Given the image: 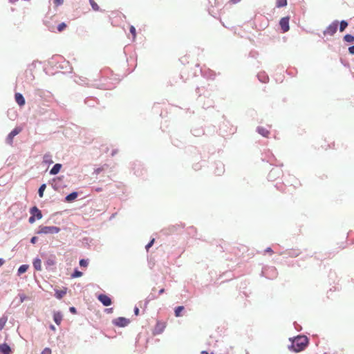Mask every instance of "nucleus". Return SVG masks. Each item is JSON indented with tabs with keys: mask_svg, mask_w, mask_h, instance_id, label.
Masks as SVG:
<instances>
[{
	"mask_svg": "<svg viewBox=\"0 0 354 354\" xmlns=\"http://www.w3.org/2000/svg\"><path fill=\"white\" fill-rule=\"evenodd\" d=\"M337 20H334L329 24L326 28L323 31L324 35L333 36L337 31Z\"/></svg>",
	"mask_w": 354,
	"mask_h": 354,
	"instance_id": "obj_10",
	"label": "nucleus"
},
{
	"mask_svg": "<svg viewBox=\"0 0 354 354\" xmlns=\"http://www.w3.org/2000/svg\"><path fill=\"white\" fill-rule=\"evenodd\" d=\"M67 290L68 288L66 287H63L62 290L54 288L55 297L59 300L62 299L66 295Z\"/></svg>",
	"mask_w": 354,
	"mask_h": 354,
	"instance_id": "obj_24",
	"label": "nucleus"
},
{
	"mask_svg": "<svg viewBox=\"0 0 354 354\" xmlns=\"http://www.w3.org/2000/svg\"><path fill=\"white\" fill-rule=\"evenodd\" d=\"M15 100L20 107L24 106L26 104L25 97L21 93L16 92L15 93Z\"/></svg>",
	"mask_w": 354,
	"mask_h": 354,
	"instance_id": "obj_23",
	"label": "nucleus"
},
{
	"mask_svg": "<svg viewBox=\"0 0 354 354\" xmlns=\"http://www.w3.org/2000/svg\"><path fill=\"white\" fill-rule=\"evenodd\" d=\"M96 298L105 307L110 306L113 304L112 297L108 294H96Z\"/></svg>",
	"mask_w": 354,
	"mask_h": 354,
	"instance_id": "obj_7",
	"label": "nucleus"
},
{
	"mask_svg": "<svg viewBox=\"0 0 354 354\" xmlns=\"http://www.w3.org/2000/svg\"><path fill=\"white\" fill-rule=\"evenodd\" d=\"M46 26L48 28V30L50 32H55V26L53 25H48L47 23H45Z\"/></svg>",
	"mask_w": 354,
	"mask_h": 354,
	"instance_id": "obj_63",
	"label": "nucleus"
},
{
	"mask_svg": "<svg viewBox=\"0 0 354 354\" xmlns=\"http://www.w3.org/2000/svg\"><path fill=\"white\" fill-rule=\"evenodd\" d=\"M343 41L346 43H354V35L347 33L343 36Z\"/></svg>",
	"mask_w": 354,
	"mask_h": 354,
	"instance_id": "obj_39",
	"label": "nucleus"
},
{
	"mask_svg": "<svg viewBox=\"0 0 354 354\" xmlns=\"http://www.w3.org/2000/svg\"><path fill=\"white\" fill-rule=\"evenodd\" d=\"M88 259H80L79 261V265L81 268H86L88 266Z\"/></svg>",
	"mask_w": 354,
	"mask_h": 354,
	"instance_id": "obj_45",
	"label": "nucleus"
},
{
	"mask_svg": "<svg viewBox=\"0 0 354 354\" xmlns=\"http://www.w3.org/2000/svg\"><path fill=\"white\" fill-rule=\"evenodd\" d=\"M79 196V192L76 191H73L72 192L68 194L62 200L64 203H71L74 202L77 197Z\"/></svg>",
	"mask_w": 354,
	"mask_h": 354,
	"instance_id": "obj_18",
	"label": "nucleus"
},
{
	"mask_svg": "<svg viewBox=\"0 0 354 354\" xmlns=\"http://www.w3.org/2000/svg\"><path fill=\"white\" fill-rule=\"evenodd\" d=\"M46 188V183H42L38 188V190H37V194H38V196L40 197V198H42L44 196V191Z\"/></svg>",
	"mask_w": 354,
	"mask_h": 354,
	"instance_id": "obj_42",
	"label": "nucleus"
},
{
	"mask_svg": "<svg viewBox=\"0 0 354 354\" xmlns=\"http://www.w3.org/2000/svg\"><path fill=\"white\" fill-rule=\"evenodd\" d=\"M19 298V300L16 303V306H19L21 304H22L24 301L28 299V297H27L25 294L24 293H19L18 294L17 297L15 298V299L13 300V301L12 302V304L15 303L17 299Z\"/></svg>",
	"mask_w": 354,
	"mask_h": 354,
	"instance_id": "obj_25",
	"label": "nucleus"
},
{
	"mask_svg": "<svg viewBox=\"0 0 354 354\" xmlns=\"http://www.w3.org/2000/svg\"><path fill=\"white\" fill-rule=\"evenodd\" d=\"M214 174L216 176H221L225 172V165L223 162L221 161H218L215 162V169H214Z\"/></svg>",
	"mask_w": 354,
	"mask_h": 354,
	"instance_id": "obj_21",
	"label": "nucleus"
},
{
	"mask_svg": "<svg viewBox=\"0 0 354 354\" xmlns=\"http://www.w3.org/2000/svg\"><path fill=\"white\" fill-rule=\"evenodd\" d=\"M56 263V257L55 255H50L44 261V266L48 270H53L52 266Z\"/></svg>",
	"mask_w": 354,
	"mask_h": 354,
	"instance_id": "obj_19",
	"label": "nucleus"
},
{
	"mask_svg": "<svg viewBox=\"0 0 354 354\" xmlns=\"http://www.w3.org/2000/svg\"><path fill=\"white\" fill-rule=\"evenodd\" d=\"M62 56L59 55H55L48 60V65L57 70V66L59 64V62L62 59Z\"/></svg>",
	"mask_w": 354,
	"mask_h": 354,
	"instance_id": "obj_15",
	"label": "nucleus"
},
{
	"mask_svg": "<svg viewBox=\"0 0 354 354\" xmlns=\"http://www.w3.org/2000/svg\"><path fill=\"white\" fill-rule=\"evenodd\" d=\"M29 268V265L28 264H22L17 269V276H21L22 274L27 272Z\"/></svg>",
	"mask_w": 354,
	"mask_h": 354,
	"instance_id": "obj_35",
	"label": "nucleus"
},
{
	"mask_svg": "<svg viewBox=\"0 0 354 354\" xmlns=\"http://www.w3.org/2000/svg\"><path fill=\"white\" fill-rule=\"evenodd\" d=\"M257 77L259 82L261 83H268L269 81V77L265 71H261L257 75Z\"/></svg>",
	"mask_w": 354,
	"mask_h": 354,
	"instance_id": "obj_26",
	"label": "nucleus"
},
{
	"mask_svg": "<svg viewBox=\"0 0 354 354\" xmlns=\"http://www.w3.org/2000/svg\"><path fill=\"white\" fill-rule=\"evenodd\" d=\"M290 344L288 348L292 353H300L305 351L310 344V339L304 334H299L289 338Z\"/></svg>",
	"mask_w": 354,
	"mask_h": 354,
	"instance_id": "obj_2",
	"label": "nucleus"
},
{
	"mask_svg": "<svg viewBox=\"0 0 354 354\" xmlns=\"http://www.w3.org/2000/svg\"><path fill=\"white\" fill-rule=\"evenodd\" d=\"M36 68V62H32L28 66L27 69L26 70V76H28V73H30L31 80L34 79V75L32 74V71Z\"/></svg>",
	"mask_w": 354,
	"mask_h": 354,
	"instance_id": "obj_34",
	"label": "nucleus"
},
{
	"mask_svg": "<svg viewBox=\"0 0 354 354\" xmlns=\"http://www.w3.org/2000/svg\"><path fill=\"white\" fill-rule=\"evenodd\" d=\"M290 17L286 16L280 19L279 25L282 33L287 32L290 30Z\"/></svg>",
	"mask_w": 354,
	"mask_h": 354,
	"instance_id": "obj_11",
	"label": "nucleus"
},
{
	"mask_svg": "<svg viewBox=\"0 0 354 354\" xmlns=\"http://www.w3.org/2000/svg\"><path fill=\"white\" fill-rule=\"evenodd\" d=\"M131 169L137 177L144 178L146 176L147 169L140 161L136 160L131 162Z\"/></svg>",
	"mask_w": 354,
	"mask_h": 354,
	"instance_id": "obj_3",
	"label": "nucleus"
},
{
	"mask_svg": "<svg viewBox=\"0 0 354 354\" xmlns=\"http://www.w3.org/2000/svg\"><path fill=\"white\" fill-rule=\"evenodd\" d=\"M8 317L6 315V313H4L1 317H0V330H2L3 328L5 327V325L8 321Z\"/></svg>",
	"mask_w": 354,
	"mask_h": 354,
	"instance_id": "obj_40",
	"label": "nucleus"
},
{
	"mask_svg": "<svg viewBox=\"0 0 354 354\" xmlns=\"http://www.w3.org/2000/svg\"><path fill=\"white\" fill-rule=\"evenodd\" d=\"M43 162L48 165H52L53 163V160L52 159V155L49 152L46 153L44 155Z\"/></svg>",
	"mask_w": 354,
	"mask_h": 354,
	"instance_id": "obj_33",
	"label": "nucleus"
},
{
	"mask_svg": "<svg viewBox=\"0 0 354 354\" xmlns=\"http://www.w3.org/2000/svg\"><path fill=\"white\" fill-rule=\"evenodd\" d=\"M185 310L183 306H177L174 308V312L176 317H180L183 316V312Z\"/></svg>",
	"mask_w": 354,
	"mask_h": 354,
	"instance_id": "obj_31",
	"label": "nucleus"
},
{
	"mask_svg": "<svg viewBox=\"0 0 354 354\" xmlns=\"http://www.w3.org/2000/svg\"><path fill=\"white\" fill-rule=\"evenodd\" d=\"M91 241V239L88 237H84L82 239V243L84 245H89V243Z\"/></svg>",
	"mask_w": 354,
	"mask_h": 354,
	"instance_id": "obj_58",
	"label": "nucleus"
},
{
	"mask_svg": "<svg viewBox=\"0 0 354 354\" xmlns=\"http://www.w3.org/2000/svg\"><path fill=\"white\" fill-rule=\"evenodd\" d=\"M156 298L157 296L153 292H151L146 298V303H149L151 301L154 300Z\"/></svg>",
	"mask_w": 354,
	"mask_h": 354,
	"instance_id": "obj_48",
	"label": "nucleus"
},
{
	"mask_svg": "<svg viewBox=\"0 0 354 354\" xmlns=\"http://www.w3.org/2000/svg\"><path fill=\"white\" fill-rule=\"evenodd\" d=\"M171 143L176 147L181 148L183 146V143L178 139H172Z\"/></svg>",
	"mask_w": 354,
	"mask_h": 354,
	"instance_id": "obj_47",
	"label": "nucleus"
},
{
	"mask_svg": "<svg viewBox=\"0 0 354 354\" xmlns=\"http://www.w3.org/2000/svg\"><path fill=\"white\" fill-rule=\"evenodd\" d=\"M61 231V228L57 226H46L40 225L38 229L35 231V234H55Z\"/></svg>",
	"mask_w": 354,
	"mask_h": 354,
	"instance_id": "obj_4",
	"label": "nucleus"
},
{
	"mask_svg": "<svg viewBox=\"0 0 354 354\" xmlns=\"http://www.w3.org/2000/svg\"><path fill=\"white\" fill-rule=\"evenodd\" d=\"M32 266L35 270L40 271L41 270V260L39 257H37L33 259Z\"/></svg>",
	"mask_w": 354,
	"mask_h": 354,
	"instance_id": "obj_28",
	"label": "nucleus"
},
{
	"mask_svg": "<svg viewBox=\"0 0 354 354\" xmlns=\"http://www.w3.org/2000/svg\"><path fill=\"white\" fill-rule=\"evenodd\" d=\"M290 257H297L301 254L299 249H290L287 250L286 253Z\"/></svg>",
	"mask_w": 354,
	"mask_h": 354,
	"instance_id": "obj_36",
	"label": "nucleus"
},
{
	"mask_svg": "<svg viewBox=\"0 0 354 354\" xmlns=\"http://www.w3.org/2000/svg\"><path fill=\"white\" fill-rule=\"evenodd\" d=\"M191 133L194 136H201L204 134V130L201 127L194 128L191 129Z\"/></svg>",
	"mask_w": 354,
	"mask_h": 354,
	"instance_id": "obj_37",
	"label": "nucleus"
},
{
	"mask_svg": "<svg viewBox=\"0 0 354 354\" xmlns=\"http://www.w3.org/2000/svg\"><path fill=\"white\" fill-rule=\"evenodd\" d=\"M288 4L287 0H276L275 6L278 8L286 7Z\"/></svg>",
	"mask_w": 354,
	"mask_h": 354,
	"instance_id": "obj_43",
	"label": "nucleus"
},
{
	"mask_svg": "<svg viewBox=\"0 0 354 354\" xmlns=\"http://www.w3.org/2000/svg\"><path fill=\"white\" fill-rule=\"evenodd\" d=\"M67 28V24L65 22L59 23L57 26V30L59 32L64 31Z\"/></svg>",
	"mask_w": 354,
	"mask_h": 354,
	"instance_id": "obj_46",
	"label": "nucleus"
},
{
	"mask_svg": "<svg viewBox=\"0 0 354 354\" xmlns=\"http://www.w3.org/2000/svg\"><path fill=\"white\" fill-rule=\"evenodd\" d=\"M283 166V163H279V165H276L273 167L268 175V180L269 181H274L283 176V170L281 167Z\"/></svg>",
	"mask_w": 354,
	"mask_h": 354,
	"instance_id": "obj_6",
	"label": "nucleus"
},
{
	"mask_svg": "<svg viewBox=\"0 0 354 354\" xmlns=\"http://www.w3.org/2000/svg\"><path fill=\"white\" fill-rule=\"evenodd\" d=\"M348 50L349 54L354 55V45L349 46Z\"/></svg>",
	"mask_w": 354,
	"mask_h": 354,
	"instance_id": "obj_64",
	"label": "nucleus"
},
{
	"mask_svg": "<svg viewBox=\"0 0 354 354\" xmlns=\"http://www.w3.org/2000/svg\"><path fill=\"white\" fill-rule=\"evenodd\" d=\"M62 167V165L61 163L55 164L50 169L49 174L52 176L57 174L60 171Z\"/></svg>",
	"mask_w": 354,
	"mask_h": 354,
	"instance_id": "obj_27",
	"label": "nucleus"
},
{
	"mask_svg": "<svg viewBox=\"0 0 354 354\" xmlns=\"http://www.w3.org/2000/svg\"><path fill=\"white\" fill-rule=\"evenodd\" d=\"M53 2L56 7H59L63 4L64 0H53Z\"/></svg>",
	"mask_w": 354,
	"mask_h": 354,
	"instance_id": "obj_55",
	"label": "nucleus"
},
{
	"mask_svg": "<svg viewBox=\"0 0 354 354\" xmlns=\"http://www.w3.org/2000/svg\"><path fill=\"white\" fill-rule=\"evenodd\" d=\"M257 132L264 138H268L270 134V131L267 129L261 126L257 127Z\"/></svg>",
	"mask_w": 354,
	"mask_h": 354,
	"instance_id": "obj_29",
	"label": "nucleus"
},
{
	"mask_svg": "<svg viewBox=\"0 0 354 354\" xmlns=\"http://www.w3.org/2000/svg\"><path fill=\"white\" fill-rule=\"evenodd\" d=\"M38 241V237L37 236H33L30 239V243L32 244H36Z\"/></svg>",
	"mask_w": 354,
	"mask_h": 354,
	"instance_id": "obj_57",
	"label": "nucleus"
},
{
	"mask_svg": "<svg viewBox=\"0 0 354 354\" xmlns=\"http://www.w3.org/2000/svg\"><path fill=\"white\" fill-rule=\"evenodd\" d=\"M278 272L275 267L265 266L262 268L261 276L272 280L277 277Z\"/></svg>",
	"mask_w": 354,
	"mask_h": 354,
	"instance_id": "obj_5",
	"label": "nucleus"
},
{
	"mask_svg": "<svg viewBox=\"0 0 354 354\" xmlns=\"http://www.w3.org/2000/svg\"><path fill=\"white\" fill-rule=\"evenodd\" d=\"M98 77L90 80L84 77H77L74 81L76 84L81 86L94 87L102 90L111 89V86L107 83V78L103 75L102 71L99 72Z\"/></svg>",
	"mask_w": 354,
	"mask_h": 354,
	"instance_id": "obj_1",
	"label": "nucleus"
},
{
	"mask_svg": "<svg viewBox=\"0 0 354 354\" xmlns=\"http://www.w3.org/2000/svg\"><path fill=\"white\" fill-rule=\"evenodd\" d=\"M83 275V272L79 270L78 268H75L71 274V278H79Z\"/></svg>",
	"mask_w": 354,
	"mask_h": 354,
	"instance_id": "obj_38",
	"label": "nucleus"
},
{
	"mask_svg": "<svg viewBox=\"0 0 354 354\" xmlns=\"http://www.w3.org/2000/svg\"><path fill=\"white\" fill-rule=\"evenodd\" d=\"M264 252L272 254L274 253V251L271 247H268L266 249H265Z\"/></svg>",
	"mask_w": 354,
	"mask_h": 354,
	"instance_id": "obj_62",
	"label": "nucleus"
},
{
	"mask_svg": "<svg viewBox=\"0 0 354 354\" xmlns=\"http://www.w3.org/2000/svg\"><path fill=\"white\" fill-rule=\"evenodd\" d=\"M14 350L6 342L0 344V354H13Z\"/></svg>",
	"mask_w": 354,
	"mask_h": 354,
	"instance_id": "obj_20",
	"label": "nucleus"
},
{
	"mask_svg": "<svg viewBox=\"0 0 354 354\" xmlns=\"http://www.w3.org/2000/svg\"><path fill=\"white\" fill-rule=\"evenodd\" d=\"M58 69L64 70V71L62 72L63 73H70L72 72L73 68H72L70 62L66 60L62 57V59L59 62V64L58 66H57V70H58Z\"/></svg>",
	"mask_w": 354,
	"mask_h": 354,
	"instance_id": "obj_8",
	"label": "nucleus"
},
{
	"mask_svg": "<svg viewBox=\"0 0 354 354\" xmlns=\"http://www.w3.org/2000/svg\"><path fill=\"white\" fill-rule=\"evenodd\" d=\"M36 221H37L33 216L30 215L28 218V223L30 224H33Z\"/></svg>",
	"mask_w": 354,
	"mask_h": 354,
	"instance_id": "obj_60",
	"label": "nucleus"
},
{
	"mask_svg": "<svg viewBox=\"0 0 354 354\" xmlns=\"http://www.w3.org/2000/svg\"><path fill=\"white\" fill-rule=\"evenodd\" d=\"M131 321L129 319L124 317H118L112 320V324L115 326L124 328L130 324Z\"/></svg>",
	"mask_w": 354,
	"mask_h": 354,
	"instance_id": "obj_9",
	"label": "nucleus"
},
{
	"mask_svg": "<svg viewBox=\"0 0 354 354\" xmlns=\"http://www.w3.org/2000/svg\"><path fill=\"white\" fill-rule=\"evenodd\" d=\"M155 242V239L151 238L149 241L147 243V244L145 245V249L147 251H149V248L153 246Z\"/></svg>",
	"mask_w": 354,
	"mask_h": 354,
	"instance_id": "obj_50",
	"label": "nucleus"
},
{
	"mask_svg": "<svg viewBox=\"0 0 354 354\" xmlns=\"http://www.w3.org/2000/svg\"><path fill=\"white\" fill-rule=\"evenodd\" d=\"M68 310L73 315L77 314V310L75 306H70Z\"/></svg>",
	"mask_w": 354,
	"mask_h": 354,
	"instance_id": "obj_56",
	"label": "nucleus"
},
{
	"mask_svg": "<svg viewBox=\"0 0 354 354\" xmlns=\"http://www.w3.org/2000/svg\"><path fill=\"white\" fill-rule=\"evenodd\" d=\"M84 102L88 106L93 107L95 106V104L96 103V100L95 98H93L92 97H87L86 99H85Z\"/></svg>",
	"mask_w": 354,
	"mask_h": 354,
	"instance_id": "obj_41",
	"label": "nucleus"
},
{
	"mask_svg": "<svg viewBox=\"0 0 354 354\" xmlns=\"http://www.w3.org/2000/svg\"><path fill=\"white\" fill-rule=\"evenodd\" d=\"M89 3L94 11H100L101 9L94 0H89Z\"/></svg>",
	"mask_w": 354,
	"mask_h": 354,
	"instance_id": "obj_44",
	"label": "nucleus"
},
{
	"mask_svg": "<svg viewBox=\"0 0 354 354\" xmlns=\"http://www.w3.org/2000/svg\"><path fill=\"white\" fill-rule=\"evenodd\" d=\"M293 324H294L295 328L297 331H301L302 330V327L299 324H298L296 322H295Z\"/></svg>",
	"mask_w": 354,
	"mask_h": 354,
	"instance_id": "obj_61",
	"label": "nucleus"
},
{
	"mask_svg": "<svg viewBox=\"0 0 354 354\" xmlns=\"http://www.w3.org/2000/svg\"><path fill=\"white\" fill-rule=\"evenodd\" d=\"M53 319L57 326H59L63 319L62 313L60 310H54L53 313Z\"/></svg>",
	"mask_w": 354,
	"mask_h": 354,
	"instance_id": "obj_22",
	"label": "nucleus"
},
{
	"mask_svg": "<svg viewBox=\"0 0 354 354\" xmlns=\"http://www.w3.org/2000/svg\"><path fill=\"white\" fill-rule=\"evenodd\" d=\"M129 32L132 35L133 39H135L136 37V29L133 26H130Z\"/></svg>",
	"mask_w": 354,
	"mask_h": 354,
	"instance_id": "obj_51",
	"label": "nucleus"
},
{
	"mask_svg": "<svg viewBox=\"0 0 354 354\" xmlns=\"http://www.w3.org/2000/svg\"><path fill=\"white\" fill-rule=\"evenodd\" d=\"M41 354H52V351L49 347L44 348Z\"/></svg>",
	"mask_w": 354,
	"mask_h": 354,
	"instance_id": "obj_53",
	"label": "nucleus"
},
{
	"mask_svg": "<svg viewBox=\"0 0 354 354\" xmlns=\"http://www.w3.org/2000/svg\"><path fill=\"white\" fill-rule=\"evenodd\" d=\"M30 214L33 216L37 220H40L43 217L41 211L36 206L31 207L29 209Z\"/></svg>",
	"mask_w": 354,
	"mask_h": 354,
	"instance_id": "obj_17",
	"label": "nucleus"
},
{
	"mask_svg": "<svg viewBox=\"0 0 354 354\" xmlns=\"http://www.w3.org/2000/svg\"><path fill=\"white\" fill-rule=\"evenodd\" d=\"M268 162H270V165H274L275 166L276 165H279V161L277 160V159L275 158V156L271 153V152H268Z\"/></svg>",
	"mask_w": 354,
	"mask_h": 354,
	"instance_id": "obj_32",
	"label": "nucleus"
},
{
	"mask_svg": "<svg viewBox=\"0 0 354 354\" xmlns=\"http://www.w3.org/2000/svg\"><path fill=\"white\" fill-rule=\"evenodd\" d=\"M203 165L201 162H197L193 165L192 167L195 171H198Z\"/></svg>",
	"mask_w": 354,
	"mask_h": 354,
	"instance_id": "obj_52",
	"label": "nucleus"
},
{
	"mask_svg": "<svg viewBox=\"0 0 354 354\" xmlns=\"http://www.w3.org/2000/svg\"><path fill=\"white\" fill-rule=\"evenodd\" d=\"M185 227V223H180V224H176L169 226L167 230H165V234H170L175 232H178L180 229H183Z\"/></svg>",
	"mask_w": 354,
	"mask_h": 354,
	"instance_id": "obj_16",
	"label": "nucleus"
},
{
	"mask_svg": "<svg viewBox=\"0 0 354 354\" xmlns=\"http://www.w3.org/2000/svg\"><path fill=\"white\" fill-rule=\"evenodd\" d=\"M187 233L192 236H194V234L196 232V229L194 226H190L187 229Z\"/></svg>",
	"mask_w": 354,
	"mask_h": 354,
	"instance_id": "obj_49",
	"label": "nucleus"
},
{
	"mask_svg": "<svg viewBox=\"0 0 354 354\" xmlns=\"http://www.w3.org/2000/svg\"><path fill=\"white\" fill-rule=\"evenodd\" d=\"M297 73V71L296 68H294L293 71H287V74L291 77H294Z\"/></svg>",
	"mask_w": 354,
	"mask_h": 354,
	"instance_id": "obj_59",
	"label": "nucleus"
},
{
	"mask_svg": "<svg viewBox=\"0 0 354 354\" xmlns=\"http://www.w3.org/2000/svg\"><path fill=\"white\" fill-rule=\"evenodd\" d=\"M348 26V21L345 19H342L341 21L337 20V28L339 30V32H343Z\"/></svg>",
	"mask_w": 354,
	"mask_h": 354,
	"instance_id": "obj_30",
	"label": "nucleus"
},
{
	"mask_svg": "<svg viewBox=\"0 0 354 354\" xmlns=\"http://www.w3.org/2000/svg\"><path fill=\"white\" fill-rule=\"evenodd\" d=\"M21 131V128L19 127H15L7 135L6 138V142L8 145H12L14 138L17 136Z\"/></svg>",
	"mask_w": 354,
	"mask_h": 354,
	"instance_id": "obj_12",
	"label": "nucleus"
},
{
	"mask_svg": "<svg viewBox=\"0 0 354 354\" xmlns=\"http://www.w3.org/2000/svg\"><path fill=\"white\" fill-rule=\"evenodd\" d=\"M166 327V324L160 321H157L152 331L153 335H158L163 333Z\"/></svg>",
	"mask_w": 354,
	"mask_h": 354,
	"instance_id": "obj_13",
	"label": "nucleus"
},
{
	"mask_svg": "<svg viewBox=\"0 0 354 354\" xmlns=\"http://www.w3.org/2000/svg\"><path fill=\"white\" fill-rule=\"evenodd\" d=\"M64 176H57L52 179V187L55 191H59V189L62 187H65V185H62V179Z\"/></svg>",
	"mask_w": 354,
	"mask_h": 354,
	"instance_id": "obj_14",
	"label": "nucleus"
},
{
	"mask_svg": "<svg viewBox=\"0 0 354 354\" xmlns=\"http://www.w3.org/2000/svg\"><path fill=\"white\" fill-rule=\"evenodd\" d=\"M275 187L277 189H279V191H281V192H283L284 189H283V187H284V184L283 183H277L275 185Z\"/></svg>",
	"mask_w": 354,
	"mask_h": 354,
	"instance_id": "obj_54",
	"label": "nucleus"
}]
</instances>
